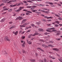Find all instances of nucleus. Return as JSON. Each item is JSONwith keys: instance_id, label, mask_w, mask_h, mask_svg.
Here are the masks:
<instances>
[{"instance_id": "37", "label": "nucleus", "mask_w": 62, "mask_h": 62, "mask_svg": "<svg viewBox=\"0 0 62 62\" xmlns=\"http://www.w3.org/2000/svg\"><path fill=\"white\" fill-rule=\"evenodd\" d=\"M35 9V8H34L33 7L32 8H31L30 9L31 10H34Z\"/></svg>"}, {"instance_id": "34", "label": "nucleus", "mask_w": 62, "mask_h": 62, "mask_svg": "<svg viewBox=\"0 0 62 62\" xmlns=\"http://www.w3.org/2000/svg\"><path fill=\"white\" fill-rule=\"evenodd\" d=\"M3 2L5 3H6L7 2L6 1V0H3Z\"/></svg>"}, {"instance_id": "23", "label": "nucleus", "mask_w": 62, "mask_h": 62, "mask_svg": "<svg viewBox=\"0 0 62 62\" xmlns=\"http://www.w3.org/2000/svg\"><path fill=\"white\" fill-rule=\"evenodd\" d=\"M32 6H28L27 7V8H32Z\"/></svg>"}, {"instance_id": "9", "label": "nucleus", "mask_w": 62, "mask_h": 62, "mask_svg": "<svg viewBox=\"0 0 62 62\" xmlns=\"http://www.w3.org/2000/svg\"><path fill=\"white\" fill-rule=\"evenodd\" d=\"M53 50H54V51H59V49L57 48H53Z\"/></svg>"}, {"instance_id": "50", "label": "nucleus", "mask_w": 62, "mask_h": 62, "mask_svg": "<svg viewBox=\"0 0 62 62\" xmlns=\"http://www.w3.org/2000/svg\"><path fill=\"white\" fill-rule=\"evenodd\" d=\"M59 60L61 62H62V59H59Z\"/></svg>"}, {"instance_id": "47", "label": "nucleus", "mask_w": 62, "mask_h": 62, "mask_svg": "<svg viewBox=\"0 0 62 62\" xmlns=\"http://www.w3.org/2000/svg\"><path fill=\"white\" fill-rule=\"evenodd\" d=\"M52 59H55V57H52Z\"/></svg>"}, {"instance_id": "62", "label": "nucleus", "mask_w": 62, "mask_h": 62, "mask_svg": "<svg viewBox=\"0 0 62 62\" xmlns=\"http://www.w3.org/2000/svg\"><path fill=\"white\" fill-rule=\"evenodd\" d=\"M9 23L10 24H11V23H12V22H10Z\"/></svg>"}, {"instance_id": "41", "label": "nucleus", "mask_w": 62, "mask_h": 62, "mask_svg": "<svg viewBox=\"0 0 62 62\" xmlns=\"http://www.w3.org/2000/svg\"><path fill=\"white\" fill-rule=\"evenodd\" d=\"M56 40H58V41L59 40H60L61 39H56Z\"/></svg>"}, {"instance_id": "63", "label": "nucleus", "mask_w": 62, "mask_h": 62, "mask_svg": "<svg viewBox=\"0 0 62 62\" xmlns=\"http://www.w3.org/2000/svg\"><path fill=\"white\" fill-rule=\"evenodd\" d=\"M47 18H48V17L46 16H44V18H46V19H47Z\"/></svg>"}, {"instance_id": "35", "label": "nucleus", "mask_w": 62, "mask_h": 62, "mask_svg": "<svg viewBox=\"0 0 62 62\" xmlns=\"http://www.w3.org/2000/svg\"><path fill=\"white\" fill-rule=\"evenodd\" d=\"M23 11H26V12H27V11H27V10H26V9H23Z\"/></svg>"}, {"instance_id": "5", "label": "nucleus", "mask_w": 62, "mask_h": 62, "mask_svg": "<svg viewBox=\"0 0 62 62\" xmlns=\"http://www.w3.org/2000/svg\"><path fill=\"white\" fill-rule=\"evenodd\" d=\"M42 12H44V13H46V14H48V13H49V12L48 11H45L42 10Z\"/></svg>"}, {"instance_id": "19", "label": "nucleus", "mask_w": 62, "mask_h": 62, "mask_svg": "<svg viewBox=\"0 0 62 62\" xmlns=\"http://www.w3.org/2000/svg\"><path fill=\"white\" fill-rule=\"evenodd\" d=\"M36 24H37V25H39V24H40V23H39V22H36Z\"/></svg>"}, {"instance_id": "21", "label": "nucleus", "mask_w": 62, "mask_h": 62, "mask_svg": "<svg viewBox=\"0 0 62 62\" xmlns=\"http://www.w3.org/2000/svg\"><path fill=\"white\" fill-rule=\"evenodd\" d=\"M53 18V17L51 16L50 17H48L47 18V19H52Z\"/></svg>"}, {"instance_id": "64", "label": "nucleus", "mask_w": 62, "mask_h": 62, "mask_svg": "<svg viewBox=\"0 0 62 62\" xmlns=\"http://www.w3.org/2000/svg\"><path fill=\"white\" fill-rule=\"evenodd\" d=\"M59 33H57L56 34V36H58V35H59Z\"/></svg>"}, {"instance_id": "20", "label": "nucleus", "mask_w": 62, "mask_h": 62, "mask_svg": "<svg viewBox=\"0 0 62 62\" xmlns=\"http://www.w3.org/2000/svg\"><path fill=\"white\" fill-rule=\"evenodd\" d=\"M55 22L56 23H57V24H59V23H60L58 21H55Z\"/></svg>"}, {"instance_id": "12", "label": "nucleus", "mask_w": 62, "mask_h": 62, "mask_svg": "<svg viewBox=\"0 0 62 62\" xmlns=\"http://www.w3.org/2000/svg\"><path fill=\"white\" fill-rule=\"evenodd\" d=\"M30 60L31 62H35L36 61L34 59H31Z\"/></svg>"}, {"instance_id": "28", "label": "nucleus", "mask_w": 62, "mask_h": 62, "mask_svg": "<svg viewBox=\"0 0 62 62\" xmlns=\"http://www.w3.org/2000/svg\"><path fill=\"white\" fill-rule=\"evenodd\" d=\"M49 43H54V42L52 41H49Z\"/></svg>"}, {"instance_id": "53", "label": "nucleus", "mask_w": 62, "mask_h": 62, "mask_svg": "<svg viewBox=\"0 0 62 62\" xmlns=\"http://www.w3.org/2000/svg\"><path fill=\"white\" fill-rule=\"evenodd\" d=\"M36 11H37V10H32V12H35Z\"/></svg>"}, {"instance_id": "16", "label": "nucleus", "mask_w": 62, "mask_h": 62, "mask_svg": "<svg viewBox=\"0 0 62 62\" xmlns=\"http://www.w3.org/2000/svg\"><path fill=\"white\" fill-rule=\"evenodd\" d=\"M34 34H35V36H36V35H38L39 36H40V35H41V34H40L39 33H35Z\"/></svg>"}, {"instance_id": "58", "label": "nucleus", "mask_w": 62, "mask_h": 62, "mask_svg": "<svg viewBox=\"0 0 62 62\" xmlns=\"http://www.w3.org/2000/svg\"><path fill=\"white\" fill-rule=\"evenodd\" d=\"M33 5H36V6H38V5H37V3H33Z\"/></svg>"}, {"instance_id": "52", "label": "nucleus", "mask_w": 62, "mask_h": 62, "mask_svg": "<svg viewBox=\"0 0 62 62\" xmlns=\"http://www.w3.org/2000/svg\"><path fill=\"white\" fill-rule=\"evenodd\" d=\"M27 12H29V13H32V12H31V11H28Z\"/></svg>"}, {"instance_id": "40", "label": "nucleus", "mask_w": 62, "mask_h": 62, "mask_svg": "<svg viewBox=\"0 0 62 62\" xmlns=\"http://www.w3.org/2000/svg\"><path fill=\"white\" fill-rule=\"evenodd\" d=\"M25 21H26V19H23L22 21V23H24L23 22Z\"/></svg>"}, {"instance_id": "59", "label": "nucleus", "mask_w": 62, "mask_h": 62, "mask_svg": "<svg viewBox=\"0 0 62 62\" xmlns=\"http://www.w3.org/2000/svg\"><path fill=\"white\" fill-rule=\"evenodd\" d=\"M45 3L46 4H49V2H46Z\"/></svg>"}, {"instance_id": "11", "label": "nucleus", "mask_w": 62, "mask_h": 62, "mask_svg": "<svg viewBox=\"0 0 62 62\" xmlns=\"http://www.w3.org/2000/svg\"><path fill=\"white\" fill-rule=\"evenodd\" d=\"M18 31H16L15 32V31H13V34H14L15 35H17V34H18Z\"/></svg>"}, {"instance_id": "22", "label": "nucleus", "mask_w": 62, "mask_h": 62, "mask_svg": "<svg viewBox=\"0 0 62 62\" xmlns=\"http://www.w3.org/2000/svg\"><path fill=\"white\" fill-rule=\"evenodd\" d=\"M42 20L43 21H44V22H47V21L45 19H42Z\"/></svg>"}, {"instance_id": "33", "label": "nucleus", "mask_w": 62, "mask_h": 62, "mask_svg": "<svg viewBox=\"0 0 62 62\" xmlns=\"http://www.w3.org/2000/svg\"><path fill=\"white\" fill-rule=\"evenodd\" d=\"M49 4L50 5H54V3L52 2H49Z\"/></svg>"}, {"instance_id": "8", "label": "nucleus", "mask_w": 62, "mask_h": 62, "mask_svg": "<svg viewBox=\"0 0 62 62\" xmlns=\"http://www.w3.org/2000/svg\"><path fill=\"white\" fill-rule=\"evenodd\" d=\"M42 47H44L45 48H47V47H48L47 46H46V45L45 44H42Z\"/></svg>"}, {"instance_id": "7", "label": "nucleus", "mask_w": 62, "mask_h": 62, "mask_svg": "<svg viewBox=\"0 0 62 62\" xmlns=\"http://www.w3.org/2000/svg\"><path fill=\"white\" fill-rule=\"evenodd\" d=\"M17 1V0H12V1L10 0L9 1V2H8V3H10L12 2H16Z\"/></svg>"}, {"instance_id": "32", "label": "nucleus", "mask_w": 62, "mask_h": 62, "mask_svg": "<svg viewBox=\"0 0 62 62\" xmlns=\"http://www.w3.org/2000/svg\"><path fill=\"white\" fill-rule=\"evenodd\" d=\"M12 9H10L9 10H8V11L9 12H10V11H12Z\"/></svg>"}, {"instance_id": "57", "label": "nucleus", "mask_w": 62, "mask_h": 62, "mask_svg": "<svg viewBox=\"0 0 62 62\" xmlns=\"http://www.w3.org/2000/svg\"><path fill=\"white\" fill-rule=\"evenodd\" d=\"M48 46L50 47H52V45H51V44H48Z\"/></svg>"}, {"instance_id": "48", "label": "nucleus", "mask_w": 62, "mask_h": 62, "mask_svg": "<svg viewBox=\"0 0 62 62\" xmlns=\"http://www.w3.org/2000/svg\"><path fill=\"white\" fill-rule=\"evenodd\" d=\"M7 13V12H6L2 13V14H6V13Z\"/></svg>"}, {"instance_id": "38", "label": "nucleus", "mask_w": 62, "mask_h": 62, "mask_svg": "<svg viewBox=\"0 0 62 62\" xmlns=\"http://www.w3.org/2000/svg\"><path fill=\"white\" fill-rule=\"evenodd\" d=\"M55 27H58V26H59V25L57 24H55Z\"/></svg>"}, {"instance_id": "42", "label": "nucleus", "mask_w": 62, "mask_h": 62, "mask_svg": "<svg viewBox=\"0 0 62 62\" xmlns=\"http://www.w3.org/2000/svg\"><path fill=\"white\" fill-rule=\"evenodd\" d=\"M52 20L51 19H49V20H47V22H50V21H51Z\"/></svg>"}, {"instance_id": "45", "label": "nucleus", "mask_w": 62, "mask_h": 62, "mask_svg": "<svg viewBox=\"0 0 62 62\" xmlns=\"http://www.w3.org/2000/svg\"><path fill=\"white\" fill-rule=\"evenodd\" d=\"M23 53H26V52L24 50H23Z\"/></svg>"}, {"instance_id": "14", "label": "nucleus", "mask_w": 62, "mask_h": 62, "mask_svg": "<svg viewBox=\"0 0 62 62\" xmlns=\"http://www.w3.org/2000/svg\"><path fill=\"white\" fill-rule=\"evenodd\" d=\"M27 41L28 44H31V43L32 42L31 41H29L28 40H27Z\"/></svg>"}, {"instance_id": "46", "label": "nucleus", "mask_w": 62, "mask_h": 62, "mask_svg": "<svg viewBox=\"0 0 62 62\" xmlns=\"http://www.w3.org/2000/svg\"><path fill=\"white\" fill-rule=\"evenodd\" d=\"M57 5H58V6H60V7H61V4H60V3H58L57 4Z\"/></svg>"}, {"instance_id": "3", "label": "nucleus", "mask_w": 62, "mask_h": 62, "mask_svg": "<svg viewBox=\"0 0 62 62\" xmlns=\"http://www.w3.org/2000/svg\"><path fill=\"white\" fill-rule=\"evenodd\" d=\"M35 34H36V33L34 34H31L30 35H29L28 36V38H31V37H32H32H34L35 36Z\"/></svg>"}, {"instance_id": "18", "label": "nucleus", "mask_w": 62, "mask_h": 62, "mask_svg": "<svg viewBox=\"0 0 62 62\" xmlns=\"http://www.w3.org/2000/svg\"><path fill=\"white\" fill-rule=\"evenodd\" d=\"M15 26H13L11 27L10 28H9V29H12V28H15Z\"/></svg>"}, {"instance_id": "30", "label": "nucleus", "mask_w": 62, "mask_h": 62, "mask_svg": "<svg viewBox=\"0 0 62 62\" xmlns=\"http://www.w3.org/2000/svg\"><path fill=\"white\" fill-rule=\"evenodd\" d=\"M36 13H37V14H40L41 13L40 12H36Z\"/></svg>"}, {"instance_id": "26", "label": "nucleus", "mask_w": 62, "mask_h": 62, "mask_svg": "<svg viewBox=\"0 0 62 62\" xmlns=\"http://www.w3.org/2000/svg\"><path fill=\"white\" fill-rule=\"evenodd\" d=\"M38 30L39 31H43V29H42L39 28L38 29Z\"/></svg>"}, {"instance_id": "61", "label": "nucleus", "mask_w": 62, "mask_h": 62, "mask_svg": "<svg viewBox=\"0 0 62 62\" xmlns=\"http://www.w3.org/2000/svg\"><path fill=\"white\" fill-rule=\"evenodd\" d=\"M44 34H45V35H47V34H48V33H47V32H46L45 33H44Z\"/></svg>"}, {"instance_id": "15", "label": "nucleus", "mask_w": 62, "mask_h": 62, "mask_svg": "<svg viewBox=\"0 0 62 62\" xmlns=\"http://www.w3.org/2000/svg\"><path fill=\"white\" fill-rule=\"evenodd\" d=\"M19 20H22L23 19V18L21 16H19Z\"/></svg>"}, {"instance_id": "6", "label": "nucleus", "mask_w": 62, "mask_h": 62, "mask_svg": "<svg viewBox=\"0 0 62 62\" xmlns=\"http://www.w3.org/2000/svg\"><path fill=\"white\" fill-rule=\"evenodd\" d=\"M5 39L7 40L8 41H10V40L8 39V36L6 37L5 38Z\"/></svg>"}, {"instance_id": "24", "label": "nucleus", "mask_w": 62, "mask_h": 62, "mask_svg": "<svg viewBox=\"0 0 62 62\" xmlns=\"http://www.w3.org/2000/svg\"><path fill=\"white\" fill-rule=\"evenodd\" d=\"M58 19L59 20H62V18L61 17H58Z\"/></svg>"}, {"instance_id": "60", "label": "nucleus", "mask_w": 62, "mask_h": 62, "mask_svg": "<svg viewBox=\"0 0 62 62\" xmlns=\"http://www.w3.org/2000/svg\"><path fill=\"white\" fill-rule=\"evenodd\" d=\"M22 47H24L25 46H24V44H23L22 45Z\"/></svg>"}, {"instance_id": "17", "label": "nucleus", "mask_w": 62, "mask_h": 62, "mask_svg": "<svg viewBox=\"0 0 62 62\" xmlns=\"http://www.w3.org/2000/svg\"><path fill=\"white\" fill-rule=\"evenodd\" d=\"M4 21H5V19H2L1 20L0 22L1 23H3L4 22Z\"/></svg>"}, {"instance_id": "4", "label": "nucleus", "mask_w": 62, "mask_h": 62, "mask_svg": "<svg viewBox=\"0 0 62 62\" xmlns=\"http://www.w3.org/2000/svg\"><path fill=\"white\" fill-rule=\"evenodd\" d=\"M23 8H24L23 7H20L18 9L16 10V12H19L21 10H22Z\"/></svg>"}, {"instance_id": "31", "label": "nucleus", "mask_w": 62, "mask_h": 62, "mask_svg": "<svg viewBox=\"0 0 62 62\" xmlns=\"http://www.w3.org/2000/svg\"><path fill=\"white\" fill-rule=\"evenodd\" d=\"M44 62H47V60H46V59L45 58L44 59Z\"/></svg>"}, {"instance_id": "2", "label": "nucleus", "mask_w": 62, "mask_h": 62, "mask_svg": "<svg viewBox=\"0 0 62 62\" xmlns=\"http://www.w3.org/2000/svg\"><path fill=\"white\" fill-rule=\"evenodd\" d=\"M28 23H25L24 24H23V25H20V27H25V25H28Z\"/></svg>"}, {"instance_id": "29", "label": "nucleus", "mask_w": 62, "mask_h": 62, "mask_svg": "<svg viewBox=\"0 0 62 62\" xmlns=\"http://www.w3.org/2000/svg\"><path fill=\"white\" fill-rule=\"evenodd\" d=\"M55 16H56L57 17H60V16H59L58 15H57V14H55Z\"/></svg>"}, {"instance_id": "13", "label": "nucleus", "mask_w": 62, "mask_h": 62, "mask_svg": "<svg viewBox=\"0 0 62 62\" xmlns=\"http://www.w3.org/2000/svg\"><path fill=\"white\" fill-rule=\"evenodd\" d=\"M16 6V4H15L14 5H13V4H12L10 5V7L12 8V7H15V6Z\"/></svg>"}, {"instance_id": "10", "label": "nucleus", "mask_w": 62, "mask_h": 62, "mask_svg": "<svg viewBox=\"0 0 62 62\" xmlns=\"http://www.w3.org/2000/svg\"><path fill=\"white\" fill-rule=\"evenodd\" d=\"M37 49H38L39 50H40L41 51H42V52H44V50H43L40 47H38L37 48Z\"/></svg>"}, {"instance_id": "39", "label": "nucleus", "mask_w": 62, "mask_h": 62, "mask_svg": "<svg viewBox=\"0 0 62 62\" xmlns=\"http://www.w3.org/2000/svg\"><path fill=\"white\" fill-rule=\"evenodd\" d=\"M32 7L33 8H37V6H32Z\"/></svg>"}, {"instance_id": "55", "label": "nucleus", "mask_w": 62, "mask_h": 62, "mask_svg": "<svg viewBox=\"0 0 62 62\" xmlns=\"http://www.w3.org/2000/svg\"><path fill=\"white\" fill-rule=\"evenodd\" d=\"M20 5H21V3H18L17 4V6H20Z\"/></svg>"}, {"instance_id": "44", "label": "nucleus", "mask_w": 62, "mask_h": 62, "mask_svg": "<svg viewBox=\"0 0 62 62\" xmlns=\"http://www.w3.org/2000/svg\"><path fill=\"white\" fill-rule=\"evenodd\" d=\"M55 6L54 5H53V4L52 5H51V7H54V6Z\"/></svg>"}, {"instance_id": "51", "label": "nucleus", "mask_w": 62, "mask_h": 62, "mask_svg": "<svg viewBox=\"0 0 62 62\" xmlns=\"http://www.w3.org/2000/svg\"><path fill=\"white\" fill-rule=\"evenodd\" d=\"M16 20H19V17H17L16 19Z\"/></svg>"}, {"instance_id": "43", "label": "nucleus", "mask_w": 62, "mask_h": 62, "mask_svg": "<svg viewBox=\"0 0 62 62\" xmlns=\"http://www.w3.org/2000/svg\"><path fill=\"white\" fill-rule=\"evenodd\" d=\"M47 26H51V24H46Z\"/></svg>"}, {"instance_id": "54", "label": "nucleus", "mask_w": 62, "mask_h": 62, "mask_svg": "<svg viewBox=\"0 0 62 62\" xmlns=\"http://www.w3.org/2000/svg\"><path fill=\"white\" fill-rule=\"evenodd\" d=\"M31 31V30H29L28 31H27V33H29V32H30Z\"/></svg>"}, {"instance_id": "27", "label": "nucleus", "mask_w": 62, "mask_h": 62, "mask_svg": "<svg viewBox=\"0 0 62 62\" xmlns=\"http://www.w3.org/2000/svg\"><path fill=\"white\" fill-rule=\"evenodd\" d=\"M27 2H30V3H32V2H32V1H31L30 0H27Z\"/></svg>"}, {"instance_id": "1", "label": "nucleus", "mask_w": 62, "mask_h": 62, "mask_svg": "<svg viewBox=\"0 0 62 62\" xmlns=\"http://www.w3.org/2000/svg\"><path fill=\"white\" fill-rule=\"evenodd\" d=\"M53 29L54 30H53ZM54 29H55V28H48L46 29V31L47 32H52L56 31V30Z\"/></svg>"}, {"instance_id": "25", "label": "nucleus", "mask_w": 62, "mask_h": 62, "mask_svg": "<svg viewBox=\"0 0 62 62\" xmlns=\"http://www.w3.org/2000/svg\"><path fill=\"white\" fill-rule=\"evenodd\" d=\"M30 25H31V26H33V27H34V26H35V25L34 24H31Z\"/></svg>"}, {"instance_id": "36", "label": "nucleus", "mask_w": 62, "mask_h": 62, "mask_svg": "<svg viewBox=\"0 0 62 62\" xmlns=\"http://www.w3.org/2000/svg\"><path fill=\"white\" fill-rule=\"evenodd\" d=\"M9 9V8H5L3 10H8Z\"/></svg>"}, {"instance_id": "49", "label": "nucleus", "mask_w": 62, "mask_h": 62, "mask_svg": "<svg viewBox=\"0 0 62 62\" xmlns=\"http://www.w3.org/2000/svg\"><path fill=\"white\" fill-rule=\"evenodd\" d=\"M22 38L23 39H24V38H25V36H22Z\"/></svg>"}, {"instance_id": "56", "label": "nucleus", "mask_w": 62, "mask_h": 62, "mask_svg": "<svg viewBox=\"0 0 62 62\" xmlns=\"http://www.w3.org/2000/svg\"><path fill=\"white\" fill-rule=\"evenodd\" d=\"M23 2L24 3H27V2L25 0L24 1H23Z\"/></svg>"}]
</instances>
